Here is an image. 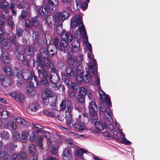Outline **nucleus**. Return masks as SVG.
Returning <instances> with one entry per match:
<instances>
[{
    "label": "nucleus",
    "mask_w": 160,
    "mask_h": 160,
    "mask_svg": "<svg viewBox=\"0 0 160 160\" xmlns=\"http://www.w3.org/2000/svg\"><path fill=\"white\" fill-rule=\"evenodd\" d=\"M60 41L59 39L57 38H54L52 40L53 44L55 47L58 48V47L59 44V42Z\"/></svg>",
    "instance_id": "4d7b16f0"
},
{
    "label": "nucleus",
    "mask_w": 160,
    "mask_h": 160,
    "mask_svg": "<svg viewBox=\"0 0 160 160\" xmlns=\"http://www.w3.org/2000/svg\"><path fill=\"white\" fill-rule=\"evenodd\" d=\"M9 115V112L6 110H3L1 112V118L3 119L7 118Z\"/></svg>",
    "instance_id": "8fccbe9b"
},
{
    "label": "nucleus",
    "mask_w": 160,
    "mask_h": 160,
    "mask_svg": "<svg viewBox=\"0 0 160 160\" xmlns=\"http://www.w3.org/2000/svg\"><path fill=\"white\" fill-rule=\"evenodd\" d=\"M94 124L97 129L99 131H102L108 129L106 123L103 121L95 122Z\"/></svg>",
    "instance_id": "4468645a"
},
{
    "label": "nucleus",
    "mask_w": 160,
    "mask_h": 160,
    "mask_svg": "<svg viewBox=\"0 0 160 160\" xmlns=\"http://www.w3.org/2000/svg\"><path fill=\"white\" fill-rule=\"evenodd\" d=\"M15 121L18 124H22L24 126L27 125V122L25 119L19 117H17L15 119Z\"/></svg>",
    "instance_id": "4c0bfd02"
},
{
    "label": "nucleus",
    "mask_w": 160,
    "mask_h": 160,
    "mask_svg": "<svg viewBox=\"0 0 160 160\" xmlns=\"http://www.w3.org/2000/svg\"><path fill=\"white\" fill-rule=\"evenodd\" d=\"M51 10H52L50 9V7L47 5H45L39 8L38 12L42 16H48L50 14Z\"/></svg>",
    "instance_id": "1a4fd4ad"
},
{
    "label": "nucleus",
    "mask_w": 160,
    "mask_h": 160,
    "mask_svg": "<svg viewBox=\"0 0 160 160\" xmlns=\"http://www.w3.org/2000/svg\"><path fill=\"white\" fill-rule=\"evenodd\" d=\"M69 126L71 128H73L76 131L79 132H82L85 129V126L78 121L76 122L74 124L73 122Z\"/></svg>",
    "instance_id": "f8f14e48"
},
{
    "label": "nucleus",
    "mask_w": 160,
    "mask_h": 160,
    "mask_svg": "<svg viewBox=\"0 0 160 160\" xmlns=\"http://www.w3.org/2000/svg\"><path fill=\"white\" fill-rule=\"evenodd\" d=\"M28 150L30 153L32 154V156H34L38 157V154L37 152L36 146L33 144H30L29 145Z\"/></svg>",
    "instance_id": "a878e982"
},
{
    "label": "nucleus",
    "mask_w": 160,
    "mask_h": 160,
    "mask_svg": "<svg viewBox=\"0 0 160 160\" xmlns=\"http://www.w3.org/2000/svg\"><path fill=\"white\" fill-rule=\"evenodd\" d=\"M51 64L50 60L48 57H43L42 64V71L41 72V75L39 76V78H41V83L42 85H46L48 83V74L46 68H50Z\"/></svg>",
    "instance_id": "f257e3e1"
},
{
    "label": "nucleus",
    "mask_w": 160,
    "mask_h": 160,
    "mask_svg": "<svg viewBox=\"0 0 160 160\" xmlns=\"http://www.w3.org/2000/svg\"><path fill=\"white\" fill-rule=\"evenodd\" d=\"M65 118L68 126L70 125V124L74 122L73 119L72 118L71 112H65Z\"/></svg>",
    "instance_id": "c85d7f7f"
},
{
    "label": "nucleus",
    "mask_w": 160,
    "mask_h": 160,
    "mask_svg": "<svg viewBox=\"0 0 160 160\" xmlns=\"http://www.w3.org/2000/svg\"><path fill=\"white\" fill-rule=\"evenodd\" d=\"M39 107V105L38 102H33L29 104L28 109L32 111L36 112L38 110Z\"/></svg>",
    "instance_id": "393cba45"
},
{
    "label": "nucleus",
    "mask_w": 160,
    "mask_h": 160,
    "mask_svg": "<svg viewBox=\"0 0 160 160\" xmlns=\"http://www.w3.org/2000/svg\"><path fill=\"white\" fill-rule=\"evenodd\" d=\"M77 100L81 104H84L85 102V96L82 95L78 94L77 97Z\"/></svg>",
    "instance_id": "ea45409f"
},
{
    "label": "nucleus",
    "mask_w": 160,
    "mask_h": 160,
    "mask_svg": "<svg viewBox=\"0 0 160 160\" xmlns=\"http://www.w3.org/2000/svg\"><path fill=\"white\" fill-rule=\"evenodd\" d=\"M90 80V75L88 72L85 75L84 80L86 83L89 82Z\"/></svg>",
    "instance_id": "69168bd1"
},
{
    "label": "nucleus",
    "mask_w": 160,
    "mask_h": 160,
    "mask_svg": "<svg viewBox=\"0 0 160 160\" xmlns=\"http://www.w3.org/2000/svg\"><path fill=\"white\" fill-rule=\"evenodd\" d=\"M89 117L91 120L93 121L96 120L98 118L97 110L98 106L96 102L92 101L89 103Z\"/></svg>",
    "instance_id": "f03ea898"
},
{
    "label": "nucleus",
    "mask_w": 160,
    "mask_h": 160,
    "mask_svg": "<svg viewBox=\"0 0 160 160\" xmlns=\"http://www.w3.org/2000/svg\"><path fill=\"white\" fill-rule=\"evenodd\" d=\"M87 89L84 87H82L80 89V94H79L85 96L88 93Z\"/></svg>",
    "instance_id": "6e6d98bb"
},
{
    "label": "nucleus",
    "mask_w": 160,
    "mask_h": 160,
    "mask_svg": "<svg viewBox=\"0 0 160 160\" xmlns=\"http://www.w3.org/2000/svg\"><path fill=\"white\" fill-rule=\"evenodd\" d=\"M4 71L6 74L8 76L11 75V69L8 65H6L4 68Z\"/></svg>",
    "instance_id": "de8ad7c7"
},
{
    "label": "nucleus",
    "mask_w": 160,
    "mask_h": 160,
    "mask_svg": "<svg viewBox=\"0 0 160 160\" xmlns=\"http://www.w3.org/2000/svg\"><path fill=\"white\" fill-rule=\"evenodd\" d=\"M5 17V15L0 16V27H4L6 22Z\"/></svg>",
    "instance_id": "603ef678"
},
{
    "label": "nucleus",
    "mask_w": 160,
    "mask_h": 160,
    "mask_svg": "<svg viewBox=\"0 0 160 160\" xmlns=\"http://www.w3.org/2000/svg\"><path fill=\"white\" fill-rule=\"evenodd\" d=\"M78 30L79 32L82 34L85 33L86 32L84 25L82 24L81 26H79L78 28Z\"/></svg>",
    "instance_id": "680f3d73"
},
{
    "label": "nucleus",
    "mask_w": 160,
    "mask_h": 160,
    "mask_svg": "<svg viewBox=\"0 0 160 160\" xmlns=\"http://www.w3.org/2000/svg\"><path fill=\"white\" fill-rule=\"evenodd\" d=\"M30 12V9L29 8H27L25 10H23L21 12V15L18 17L19 21L25 19L29 15Z\"/></svg>",
    "instance_id": "f3484780"
},
{
    "label": "nucleus",
    "mask_w": 160,
    "mask_h": 160,
    "mask_svg": "<svg viewBox=\"0 0 160 160\" xmlns=\"http://www.w3.org/2000/svg\"><path fill=\"white\" fill-rule=\"evenodd\" d=\"M79 119L81 123L85 124L88 122L89 118L87 115L82 113L79 116Z\"/></svg>",
    "instance_id": "5701e85b"
},
{
    "label": "nucleus",
    "mask_w": 160,
    "mask_h": 160,
    "mask_svg": "<svg viewBox=\"0 0 160 160\" xmlns=\"http://www.w3.org/2000/svg\"><path fill=\"white\" fill-rule=\"evenodd\" d=\"M19 136L20 135L18 133H14L13 135L12 139L15 142H17L18 140H19L20 137Z\"/></svg>",
    "instance_id": "0e129e2a"
},
{
    "label": "nucleus",
    "mask_w": 160,
    "mask_h": 160,
    "mask_svg": "<svg viewBox=\"0 0 160 160\" xmlns=\"http://www.w3.org/2000/svg\"><path fill=\"white\" fill-rule=\"evenodd\" d=\"M12 81L10 78H7L3 82V85L5 87L9 86L11 84Z\"/></svg>",
    "instance_id": "c03bdc74"
},
{
    "label": "nucleus",
    "mask_w": 160,
    "mask_h": 160,
    "mask_svg": "<svg viewBox=\"0 0 160 160\" xmlns=\"http://www.w3.org/2000/svg\"><path fill=\"white\" fill-rule=\"evenodd\" d=\"M25 27L27 28H31L32 27V24L31 20L30 21L28 19L25 20Z\"/></svg>",
    "instance_id": "13d9d810"
},
{
    "label": "nucleus",
    "mask_w": 160,
    "mask_h": 160,
    "mask_svg": "<svg viewBox=\"0 0 160 160\" xmlns=\"http://www.w3.org/2000/svg\"><path fill=\"white\" fill-rule=\"evenodd\" d=\"M80 45V42L78 40H74L72 43V48L71 51L72 53H77L79 51V47Z\"/></svg>",
    "instance_id": "2eb2a0df"
},
{
    "label": "nucleus",
    "mask_w": 160,
    "mask_h": 160,
    "mask_svg": "<svg viewBox=\"0 0 160 160\" xmlns=\"http://www.w3.org/2000/svg\"><path fill=\"white\" fill-rule=\"evenodd\" d=\"M63 158L64 160H70L72 158V154L68 149L63 151Z\"/></svg>",
    "instance_id": "7c9ffc66"
},
{
    "label": "nucleus",
    "mask_w": 160,
    "mask_h": 160,
    "mask_svg": "<svg viewBox=\"0 0 160 160\" xmlns=\"http://www.w3.org/2000/svg\"><path fill=\"white\" fill-rule=\"evenodd\" d=\"M7 22L8 25L10 27L12 28H13L15 26V24L14 23L12 18H9L7 21Z\"/></svg>",
    "instance_id": "5fc2aeb1"
},
{
    "label": "nucleus",
    "mask_w": 160,
    "mask_h": 160,
    "mask_svg": "<svg viewBox=\"0 0 160 160\" xmlns=\"http://www.w3.org/2000/svg\"><path fill=\"white\" fill-rule=\"evenodd\" d=\"M10 96L13 97L16 101L19 103L24 102L25 99L24 95L18 91L11 92Z\"/></svg>",
    "instance_id": "0eeeda50"
},
{
    "label": "nucleus",
    "mask_w": 160,
    "mask_h": 160,
    "mask_svg": "<svg viewBox=\"0 0 160 160\" xmlns=\"http://www.w3.org/2000/svg\"><path fill=\"white\" fill-rule=\"evenodd\" d=\"M9 4L6 1L4 0L0 3V8L1 10L6 13H8L9 11Z\"/></svg>",
    "instance_id": "a211bd4d"
},
{
    "label": "nucleus",
    "mask_w": 160,
    "mask_h": 160,
    "mask_svg": "<svg viewBox=\"0 0 160 160\" xmlns=\"http://www.w3.org/2000/svg\"><path fill=\"white\" fill-rule=\"evenodd\" d=\"M26 157V153L24 152H20L17 154L13 155L12 157V160H22Z\"/></svg>",
    "instance_id": "aec40b11"
},
{
    "label": "nucleus",
    "mask_w": 160,
    "mask_h": 160,
    "mask_svg": "<svg viewBox=\"0 0 160 160\" xmlns=\"http://www.w3.org/2000/svg\"><path fill=\"white\" fill-rule=\"evenodd\" d=\"M48 49L49 48H48L47 49V54L46 55H47L48 56L50 57H53L56 54L57 49H58L57 48L54 47L52 48H51L50 52H49V51L48 50Z\"/></svg>",
    "instance_id": "473e14b6"
},
{
    "label": "nucleus",
    "mask_w": 160,
    "mask_h": 160,
    "mask_svg": "<svg viewBox=\"0 0 160 160\" xmlns=\"http://www.w3.org/2000/svg\"><path fill=\"white\" fill-rule=\"evenodd\" d=\"M88 151L84 149L81 148L78 149L76 152V155L78 157L81 158H83L82 154L83 153H86Z\"/></svg>",
    "instance_id": "c9c22d12"
},
{
    "label": "nucleus",
    "mask_w": 160,
    "mask_h": 160,
    "mask_svg": "<svg viewBox=\"0 0 160 160\" xmlns=\"http://www.w3.org/2000/svg\"><path fill=\"white\" fill-rule=\"evenodd\" d=\"M68 103L67 104V109L66 111L65 112H71L73 109L72 104L71 102L67 100Z\"/></svg>",
    "instance_id": "79ce46f5"
},
{
    "label": "nucleus",
    "mask_w": 160,
    "mask_h": 160,
    "mask_svg": "<svg viewBox=\"0 0 160 160\" xmlns=\"http://www.w3.org/2000/svg\"><path fill=\"white\" fill-rule=\"evenodd\" d=\"M99 108L100 111L106 112L107 115L110 117V118H111V112H109L103 104H101L99 105Z\"/></svg>",
    "instance_id": "2f4dec72"
},
{
    "label": "nucleus",
    "mask_w": 160,
    "mask_h": 160,
    "mask_svg": "<svg viewBox=\"0 0 160 160\" xmlns=\"http://www.w3.org/2000/svg\"><path fill=\"white\" fill-rule=\"evenodd\" d=\"M36 57V58L33 60V66L35 67L36 65L39 76H40V75H41L42 69V65L43 57L39 54H37Z\"/></svg>",
    "instance_id": "7ed1b4c3"
},
{
    "label": "nucleus",
    "mask_w": 160,
    "mask_h": 160,
    "mask_svg": "<svg viewBox=\"0 0 160 160\" xmlns=\"http://www.w3.org/2000/svg\"><path fill=\"white\" fill-rule=\"evenodd\" d=\"M76 94L73 91H72L69 92L68 94V97L69 98L73 99L75 98Z\"/></svg>",
    "instance_id": "774afa93"
},
{
    "label": "nucleus",
    "mask_w": 160,
    "mask_h": 160,
    "mask_svg": "<svg viewBox=\"0 0 160 160\" xmlns=\"http://www.w3.org/2000/svg\"><path fill=\"white\" fill-rule=\"evenodd\" d=\"M58 148L57 147H52V154L55 156H57L58 154Z\"/></svg>",
    "instance_id": "e2e57ef3"
},
{
    "label": "nucleus",
    "mask_w": 160,
    "mask_h": 160,
    "mask_svg": "<svg viewBox=\"0 0 160 160\" xmlns=\"http://www.w3.org/2000/svg\"><path fill=\"white\" fill-rule=\"evenodd\" d=\"M82 68V66L78 65L76 68L77 74L76 76V80L77 82L80 84L82 83L84 81Z\"/></svg>",
    "instance_id": "6e6552de"
},
{
    "label": "nucleus",
    "mask_w": 160,
    "mask_h": 160,
    "mask_svg": "<svg viewBox=\"0 0 160 160\" xmlns=\"http://www.w3.org/2000/svg\"><path fill=\"white\" fill-rule=\"evenodd\" d=\"M69 15V14L68 11L63 10L62 12H58L56 13L54 18L56 21H60L61 20L63 21L66 20Z\"/></svg>",
    "instance_id": "39448f33"
},
{
    "label": "nucleus",
    "mask_w": 160,
    "mask_h": 160,
    "mask_svg": "<svg viewBox=\"0 0 160 160\" xmlns=\"http://www.w3.org/2000/svg\"><path fill=\"white\" fill-rule=\"evenodd\" d=\"M72 71H70V69L68 68L66 71V75L63 74L64 75V81L65 84L69 87L71 86L72 83L71 81L70 80L74 77V73L72 72Z\"/></svg>",
    "instance_id": "423d86ee"
},
{
    "label": "nucleus",
    "mask_w": 160,
    "mask_h": 160,
    "mask_svg": "<svg viewBox=\"0 0 160 160\" xmlns=\"http://www.w3.org/2000/svg\"><path fill=\"white\" fill-rule=\"evenodd\" d=\"M0 43L3 47L7 46L8 44V40L3 37L0 39Z\"/></svg>",
    "instance_id": "37998d69"
},
{
    "label": "nucleus",
    "mask_w": 160,
    "mask_h": 160,
    "mask_svg": "<svg viewBox=\"0 0 160 160\" xmlns=\"http://www.w3.org/2000/svg\"><path fill=\"white\" fill-rule=\"evenodd\" d=\"M52 91L49 89H46L45 90V92L42 95V96H47L48 98L51 97L52 96Z\"/></svg>",
    "instance_id": "09e8293b"
},
{
    "label": "nucleus",
    "mask_w": 160,
    "mask_h": 160,
    "mask_svg": "<svg viewBox=\"0 0 160 160\" xmlns=\"http://www.w3.org/2000/svg\"><path fill=\"white\" fill-rule=\"evenodd\" d=\"M27 92L29 96H33L36 93V89L32 87H28L27 88Z\"/></svg>",
    "instance_id": "e433bc0d"
},
{
    "label": "nucleus",
    "mask_w": 160,
    "mask_h": 160,
    "mask_svg": "<svg viewBox=\"0 0 160 160\" xmlns=\"http://www.w3.org/2000/svg\"><path fill=\"white\" fill-rule=\"evenodd\" d=\"M22 75L24 80H28L32 75L30 73V71L28 69H24L22 70Z\"/></svg>",
    "instance_id": "b1692460"
},
{
    "label": "nucleus",
    "mask_w": 160,
    "mask_h": 160,
    "mask_svg": "<svg viewBox=\"0 0 160 160\" xmlns=\"http://www.w3.org/2000/svg\"><path fill=\"white\" fill-rule=\"evenodd\" d=\"M12 155V153L10 152L2 151L0 152V157L4 160H7L10 158Z\"/></svg>",
    "instance_id": "bb28decb"
},
{
    "label": "nucleus",
    "mask_w": 160,
    "mask_h": 160,
    "mask_svg": "<svg viewBox=\"0 0 160 160\" xmlns=\"http://www.w3.org/2000/svg\"><path fill=\"white\" fill-rule=\"evenodd\" d=\"M27 81L30 85L33 87H37L39 85V82L38 80L37 77L34 74H32L30 76Z\"/></svg>",
    "instance_id": "9d476101"
},
{
    "label": "nucleus",
    "mask_w": 160,
    "mask_h": 160,
    "mask_svg": "<svg viewBox=\"0 0 160 160\" xmlns=\"http://www.w3.org/2000/svg\"><path fill=\"white\" fill-rule=\"evenodd\" d=\"M76 60L77 62L79 64H81L83 60V56L82 55H78L76 58Z\"/></svg>",
    "instance_id": "052dcab7"
},
{
    "label": "nucleus",
    "mask_w": 160,
    "mask_h": 160,
    "mask_svg": "<svg viewBox=\"0 0 160 160\" xmlns=\"http://www.w3.org/2000/svg\"><path fill=\"white\" fill-rule=\"evenodd\" d=\"M0 58H2L3 62L5 63H8L10 62V59L7 53H3L2 48L0 47Z\"/></svg>",
    "instance_id": "dca6fc26"
},
{
    "label": "nucleus",
    "mask_w": 160,
    "mask_h": 160,
    "mask_svg": "<svg viewBox=\"0 0 160 160\" xmlns=\"http://www.w3.org/2000/svg\"><path fill=\"white\" fill-rule=\"evenodd\" d=\"M9 40L10 43L14 46L15 52L19 51V44L16 39L14 37H11L9 38Z\"/></svg>",
    "instance_id": "412c9836"
},
{
    "label": "nucleus",
    "mask_w": 160,
    "mask_h": 160,
    "mask_svg": "<svg viewBox=\"0 0 160 160\" xmlns=\"http://www.w3.org/2000/svg\"><path fill=\"white\" fill-rule=\"evenodd\" d=\"M64 40L68 41V42H70L72 41L73 39V36L70 32H65L64 36H62Z\"/></svg>",
    "instance_id": "cd10ccee"
},
{
    "label": "nucleus",
    "mask_w": 160,
    "mask_h": 160,
    "mask_svg": "<svg viewBox=\"0 0 160 160\" xmlns=\"http://www.w3.org/2000/svg\"><path fill=\"white\" fill-rule=\"evenodd\" d=\"M31 21L32 27H37L39 24V23L38 22V17H37L33 18L31 20Z\"/></svg>",
    "instance_id": "a18cd8bd"
},
{
    "label": "nucleus",
    "mask_w": 160,
    "mask_h": 160,
    "mask_svg": "<svg viewBox=\"0 0 160 160\" xmlns=\"http://www.w3.org/2000/svg\"><path fill=\"white\" fill-rule=\"evenodd\" d=\"M25 53L28 56H32L34 53L33 48L32 46L27 47L24 49Z\"/></svg>",
    "instance_id": "72a5a7b5"
},
{
    "label": "nucleus",
    "mask_w": 160,
    "mask_h": 160,
    "mask_svg": "<svg viewBox=\"0 0 160 160\" xmlns=\"http://www.w3.org/2000/svg\"><path fill=\"white\" fill-rule=\"evenodd\" d=\"M23 30L21 28H17L16 30V33L14 36L17 38H18L22 36Z\"/></svg>",
    "instance_id": "a19ab883"
},
{
    "label": "nucleus",
    "mask_w": 160,
    "mask_h": 160,
    "mask_svg": "<svg viewBox=\"0 0 160 160\" xmlns=\"http://www.w3.org/2000/svg\"><path fill=\"white\" fill-rule=\"evenodd\" d=\"M81 18L80 16L78 17H73L72 18L70 22L71 27L72 28H75L81 24Z\"/></svg>",
    "instance_id": "ddd939ff"
},
{
    "label": "nucleus",
    "mask_w": 160,
    "mask_h": 160,
    "mask_svg": "<svg viewBox=\"0 0 160 160\" xmlns=\"http://www.w3.org/2000/svg\"><path fill=\"white\" fill-rule=\"evenodd\" d=\"M72 57V56H71L68 58L67 62L68 67L67 68V70L69 68V69H70V71H72V72L74 73V70L75 68L76 63L75 60Z\"/></svg>",
    "instance_id": "9b49d317"
},
{
    "label": "nucleus",
    "mask_w": 160,
    "mask_h": 160,
    "mask_svg": "<svg viewBox=\"0 0 160 160\" xmlns=\"http://www.w3.org/2000/svg\"><path fill=\"white\" fill-rule=\"evenodd\" d=\"M17 53L16 56L17 58L20 60L22 61L24 59V56L22 51H19L18 52H15Z\"/></svg>",
    "instance_id": "58836bf2"
},
{
    "label": "nucleus",
    "mask_w": 160,
    "mask_h": 160,
    "mask_svg": "<svg viewBox=\"0 0 160 160\" xmlns=\"http://www.w3.org/2000/svg\"><path fill=\"white\" fill-rule=\"evenodd\" d=\"M19 135V139L22 142H25L28 138V133L24 131Z\"/></svg>",
    "instance_id": "f704fd0d"
},
{
    "label": "nucleus",
    "mask_w": 160,
    "mask_h": 160,
    "mask_svg": "<svg viewBox=\"0 0 160 160\" xmlns=\"http://www.w3.org/2000/svg\"><path fill=\"white\" fill-rule=\"evenodd\" d=\"M49 79L50 82L48 83L49 86L52 87H55L57 86V84L60 82V78L56 73H55L53 74H49Z\"/></svg>",
    "instance_id": "20e7f679"
},
{
    "label": "nucleus",
    "mask_w": 160,
    "mask_h": 160,
    "mask_svg": "<svg viewBox=\"0 0 160 160\" xmlns=\"http://www.w3.org/2000/svg\"><path fill=\"white\" fill-rule=\"evenodd\" d=\"M38 136V134L35 132H33L29 137V140L32 142H34L36 140V138Z\"/></svg>",
    "instance_id": "864d4df0"
},
{
    "label": "nucleus",
    "mask_w": 160,
    "mask_h": 160,
    "mask_svg": "<svg viewBox=\"0 0 160 160\" xmlns=\"http://www.w3.org/2000/svg\"><path fill=\"white\" fill-rule=\"evenodd\" d=\"M70 87L72 89L75 91H77L79 85L77 83H72Z\"/></svg>",
    "instance_id": "338daca9"
},
{
    "label": "nucleus",
    "mask_w": 160,
    "mask_h": 160,
    "mask_svg": "<svg viewBox=\"0 0 160 160\" xmlns=\"http://www.w3.org/2000/svg\"><path fill=\"white\" fill-rule=\"evenodd\" d=\"M67 100L62 101L60 105L61 110H64L65 109L66 106H67Z\"/></svg>",
    "instance_id": "bf43d9fd"
},
{
    "label": "nucleus",
    "mask_w": 160,
    "mask_h": 160,
    "mask_svg": "<svg viewBox=\"0 0 160 160\" xmlns=\"http://www.w3.org/2000/svg\"><path fill=\"white\" fill-rule=\"evenodd\" d=\"M56 31L57 33L58 34H60L62 36H64V33L66 32L64 29H62V24H60L56 26Z\"/></svg>",
    "instance_id": "c756f323"
},
{
    "label": "nucleus",
    "mask_w": 160,
    "mask_h": 160,
    "mask_svg": "<svg viewBox=\"0 0 160 160\" xmlns=\"http://www.w3.org/2000/svg\"><path fill=\"white\" fill-rule=\"evenodd\" d=\"M59 3V0H48L47 5L50 9H53L54 8L57 7Z\"/></svg>",
    "instance_id": "4be33fe9"
},
{
    "label": "nucleus",
    "mask_w": 160,
    "mask_h": 160,
    "mask_svg": "<svg viewBox=\"0 0 160 160\" xmlns=\"http://www.w3.org/2000/svg\"><path fill=\"white\" fill-rule=\"evenodd\" d=\"M43 138L41 136L39 137L36 140V143L40 148H42V141Z\"/></svg>",
    "instance_id": "3c124183"
},
{
    "label": "nucleus",
    "mask_w": 160,
    "mask_h": 160,
    "mask_svg": "<svg viewBox=\"0 0 160 160\" xmlns=\"http://www.w3.org/2000/svg\"><path fill=\"white\" fill-rule=\"evenodd\" d=\"M51 112L52 117H59V114L60 112L59 111L57 110V108L52 109Z\"/></svg>",
    "instance_id": "49530a36"
},
{
    "label": "nucleus",
    "mask_w": 160,
    "mask_h": 160,
    "mask_svg": "<svg viewBox=\"0 0 160 160\" xmlns=\"http://www.w3.org/2000/svg\"><path fill=\"white\" fill-rule=\"evenodd\" d=\"M68 46V42L66 40L64 39L60 40L59 44L58 47V49L61 50L62 52H65V48L67 47Z\"/></svg>",
    "instance_id": "6ab92c4d"
}]
</instances>
